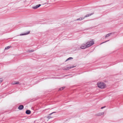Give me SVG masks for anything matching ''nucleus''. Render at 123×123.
Returning a JSON list of instances; mask_svg holds the SVG:
<instances>
[{
  "label": "nucleus",
  "mask_w": 123,
  "mask_h": 123,
  "mask_svg": "<svg viewBox=\"0 0 123 123\" xmlns=\"http://www.w3.org/2000/svg\"><path fill=\"white\" fill-rule=\"evenodd\" d=\"M105 107V106H103V107H102L101 108V109H102L104 108Z\"/></svg>",
  "instance_id": "nucleus-18"
},
{
  "label": "nucleus",
  "mask_w": 123,
  "mask_h": 123,
  "mask_svg": "<svg viewBox=\"0 0 123 123\" xmlns=\"http://www.w3.org/2000/svg\"><path fill=\"white\" fill-rule=\"evenodd\" d=\"M11 47V46H8L5 48V49H8Z\"/></svg>",
  "instance_id": "nucleus-14"
},
{
  "label": "nucleus",
  "mask_w": 123,
  "mask_h": 123,
  "mask_svg": "<svg viewBox=\"0 0 123 123\" xmlns=\"http://www.w3.org/2000/svg\"><path fill=\"white\" fill-rule=\"evenodd\" d=\"M24 108V106L22 105H20L18 107V109L20 110H22Z\"/></svg>",
  "instance_id": "nucleus-8"
},
{
  "label": "nucleus",
  "mask_w": 123,
  "mask_h": 123,
  "mask_svg": "<svg viewBox=\"0 0 123 123\" xmlns=\"http://www.w3.org/2000/svg\"><path fill=\"white\" fill-rule=\"evenodd\" d=\"M109 41V40H108V41H105V42H104L102 43H101V44H102V43H106V42H107V41Z\"/></svg>",
  "instance_id": "nucleus-19"
},
{
  "label": "nucleus",
  "mask_w": 123,
  "mask_h": 123,
  "mask_svg": "<svg viewBox=\"0 0 123 123\" xmlns=\"http://www.w3.org/2000/svg\"><path fill=\"white\" fill-rule=\"evenodd\" d=\"M51 117H49H49H48V118H49V119L50 118H51Z\"/></svg>",
  "instance_id": "nucleus-23"
},
{
  "label": "nucleus",
  "mask_w": 123,
  "mask_h": 123,
  "mask_svg": "<svg viewBox=\"0 0 123 123\" xmlns=\"http://www.w3.org/2000/svg\"><path fill=\"white\" fill-rule=\"evenodd\" d=\"M3 81V80L2 78H0V83H1Z\"/></svg>",
  "instance_id": "nucleus-17"
},
{
  "label": "nucleus",
  "mask_w": 123,
  "mask_h": 123,
  "mask_svg": "<svg viewBox=\"0 0 123 123\" xmlns=\"http://www.w3.org/2000/svg\"><path fill=\"white\" fill-rule=\"evenodd\" d=\"M55 113V112H52V113H50V114H49V115H51V114H53V113Z\"/></svg>",
  "instance_id": "nucleus-20"
},
{
  "label": "nucleus",
  "mask_w": 123,
  "mask_h": 123,
  "mask_svg": "<svg viewBox=\"0 0 123 123\" xmlns=\"http://www.w3.org/2000/svg\"><path fill=\"white\" fill-rule=\"evenodd\" d=\"M11 84L12 85H15L18 84L20 85V84H19V82L18 81H14L13 82H12Z\"/></svg>",
  "instance_id": "nucleus-6"
},
{
  "label": "nucleus",
  "mask_w": 123,
  "mask_h": 123,
  "mask_svg": "<svg viewBox=\"0 0 123 123\" xmlns=\"http://www.w3.org/2000/svg\"><path fill=\"white\" fill-rule=\"evenodd\" d=\"M87 48L86 44H83L80 47V48L82 49H84Z\"/></svg>",
  "instance_id": "nucleus-4"
},
{
  "label": "nucleus",
  "mask_w": 123,
  "mask_h": 123,
  "mask_svg": "<svg viewBox=\"0 0 123 123\" xmlns=\"http://www.w3.org/2000/svg\"><path fill=\"white\" fill-rule=\"evenodd\" d=\"M94 43V41L93 40L87 42L86 44L87 48L88 47L92 46Z\"/></svg>",
  "instance_id": "nucleus-2"
},
{
  "label": "nucleus",
  "mask_w": 123,
  "mask_h": 123,
  "mask_svg": "<svg viewBox=\"0 0 123 123\" xmlns=\"http://www.w3.org/2000/svg\"><path fill=\"white\" fill-rule=\"evenodd\" d=\"M29 51L30 52H33L34 51V50H31Z\"/></svg>",
  "instance_id": "nucleus-22"
},
{
  "label": "nucleus",
  "mask_w": 123,
  "mask_h": 123,
  "mask_svg": "<svg viewBox=\"0 0 123 123\" xmlns=\"http://www.w3.org/2000/svg\"><path fill=\"white\" fill-rule=\"evenodd\" d=\"M65 88V87H63L61 88H60L59 90H62L63 89Z\"/></svg>",
  "instance_id": "nucleus-15"
},
{
  "label": "nucleus",
  "mask_w": 123,
  "mask_h": 123,
  "mask_svg": "<svg viewBox=\"0 0 123 123\" xmlns=\"http://www.w3.org/2000/svg\"><path fill=\"white\" fill-rule=\"evenodd\" d=\"M85 18L83 17V18H78L77 19V20H82L83 19H84Z\"/></svg>",
  "instance_id": "nucleus-11"
},
{
  "label": "nucleus",
  "mask_w": 123,
  "mask_h": 123,
  "mask_svg": "<svg viewBox=\"0 0 123 123\" xmlns=\"http://www.w3.org/2000/svg\"><path fill=\"white\" fill-rule=\"evenodd\" d=\"M25 113L27 114H30L31 111L30 110H27L26 111Z\"/></svg>",
  "instance_id": "nucleus-10"
},
{
  "label": "nucleus",
  "mask_w": 123,
  "mask_h": 123,
  "mask_svg": "<svg viewBox=\"0 0 123 123\" xmlns=\"http://www.w3.org/2000/svg\"><path fill=\"white\" fill-rule=\"evenodd\" d=\"M30 33V31H28L26 33H25L22 34H21L20 35H19L20 36H23V35H26L27 34H29Z\"/></svg>",
  "instance_id": "nucleus-9"
},
{
  "label": "nucleus",
  "mask_w": 123,
  "mask_h": 123,
  "mask_svg": "<svg viewBox=\"0 0 123 123\" xmlns=\"http://www.w3.org/2000/svg\"><path fill=\"white\" fill-rule=\"evenodd\" d=\"M70 75H66V76H70Z\"/></svg>",
  "instance_id": "nucleus-21"
},
{
  "label": "nucleus",
  "mask_w": 123,
  "mask_h": 123,
  "mask_svg": "<svg viewBox=\"0 0 123 123\" xmlns=\"http://www.w3.org/2000/svg\"><path fill=\"white\" fill-rule=\"evenodd\" d=\"M98 87L100 88L103 89L104 88L105 85L104 83L102 82H98L97 83Z\"/></svg>",
  "instance_id": "nucleus-1"
},
{
  "label": "nucleus",
  "mask_w": 123,
  "mask_h": 123,
  "mask_svg": "<svg viewBox=\"0 0 123 123\" xmlns=\"http://www.w3.org/2000/svg\"><path fill=\"white\" fill-rule=\"evenodd\" d=\"M93 14H94L93 13H91L90 14H87L85 16L84 18H85L88 17L90 16H91V15H93Z\"/></svg>",
  "instance_id": "nucleus-7"
},
{
  "label": "nucleus",
  "mask_w": 123,
  "mask_h": 123,
  "mask_svg": "<svg viewBox=\"0 0 123 123\" xmlns=\"http://www.w3.org/2000/svg\"><path fill=\"white\" fill-rule=\"evenodd\" d=\"M111 34V33L108 34H107L105 36V37H109Z\"/></svg>",
  "instance_id": "nucleus-12"
},
{
  "label": "nucleus",
  "mask_w": 123,
  "mask_h": 123,
  "mask_svg": "<svg viewBox=\"0 0 123 123\" xmlns=\"http://www.w3.org/2000/svg\"><path fill=\"white\" fill-rule=\"evenodd\" d=\"M75 67V66H67L66 67L64 68L63 69L64 70H69L71 68H73Z\"/></svg>",
  "instance_id": "nucleus-3"
},
{
  "label": "nucleus",
  "mask_w": 123,
  "mask_h": 123,
  "mask_svg": "<svg viewBox=\"0 0 123 123\" xmlns=\"http://www.w3.org/2000/svg\"><path fill=\"white\" fill-rule=\"evenodd\" d=\"M73 59V58L71 57H70L69 58H68L66 60V61L68 60H70L71 59Z\"/></svg>",
  "instance_id": "nucleus-13"
},
{
  "label": "nucleus",
  "mask_w": 123,
  "mask_h": 123,
  "mask_svg": "<svg viewBox=\"0 0 123 123\" xmlns=\"http://www.w3.org/2000/svg\"><path fill=\"white\" fill-rule=\"evenodd\" d=\"M41 6V5L39 4L35 6H33L32 7V8L34 9H36L39 7Z\"/></svg>",
  "instance_id": "nucleus-5"
},
{
  "label": "nucleus",
  "mask_w": 123,
  "mask_h": 123,
  "mask_svg": "<svg viewBox=\"0 0 123 123\" xmlns=\"http://www.w3.org/2000/svg\"><path fill=\"white\" fill-rule=\"evenodd\" d=\"M104 114V112H102V113H101L100 114V115H103Z\"/></svg>",
  "instance_id": "nucleus-16"
}]
</instances>
